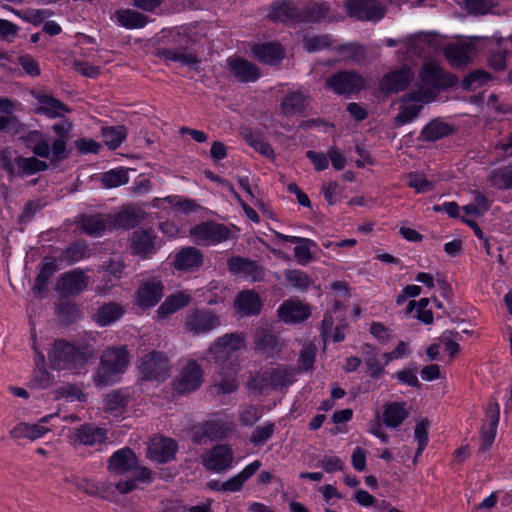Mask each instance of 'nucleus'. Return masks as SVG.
<instances>
[{"instance_id": "nucleus-1", "label": "nucleus", "mask_w": 512, "mask_h": 512, "mask_svg": "<svg viewBox=\"0 0 512 512\" xmlns=\"http://www.w3.org/2000/svg\"><path fill=\"white\" fill-rule=\"evenodd\" d=\"M245 348V338L239 333L224 334L214 340L208 355L220 365V381L215 385L218 393L229 394L236 390L238 362L234 354Z\"/></svg>"}, {"instance_id": "nucleus-2", "label": "nucleus", "mask_w": 512, "mask_h": 512, "mask_svg": "<svg viewBox=\"0 0 512 512\" xmlns=\"http://www.w3.org/2000/svg\"><path fill=\"white\" fill-rule=\"evenodd\" d=\"M130 353L126 346H111L106 348L101 357L99 367L93 375L97 387H106L120 381L130 364Z\"/></svg>"}, {"instance_id": "nucleus-3", "label": "nucleus", "mask_w": 512, "mask_h": 512, "mask_svg": "<svg viewBox=\"0 0 512 512\" xmlns=\"http://www.w3.org/2000/svg\"><path fill=\"white\" fill-rule=\"evenodd\" d=\"M454 83V78L445 73L437 62L427 60L419 73L418 90L410 97L412 100L427 103L433 99L435 90L450 87Z\"/></svg>"}, {"instance_id": "nucleus-4", "label": "nucleus", "mask_w": 512, "mask_h": 512, "mask_svg": "<svg viewBox=\"0 0 512 512\" xmlns=\"http://www.w3.org/2000/svg\"><path fill=\"white\" fill-rule=\"evenodd\" d=\"M204 379V370L192 358L179 362L178 375L173 382L174 389L179 394H189L200 388Z\"/></svg>"}, {"instance_id": "nucleus-5", "label": "nucleus", "mask_w": 512, "mask_h": 512, "mask_svg": "<svg viewBox=\"0 0 512 512\" xmlns=\"http://www.w3.org/2000/svg\"><path fill=\"white\" fill-rule=\"evenodd\" d=\"M124 216L118 214L79 215L75 222L83 233L91 237H101L107 232L121 227Z\"/></svg>"}, {"instance_id": "nucleus-6", "label": "nucleus", "mask_w": 512, "mask_h": 512, "mask_svg": "<svg viewBox=\"0 0 512 512\" xmlns=\"http://www.w3.org/2000/svg\"><path fill=\"white\" fill-rule=\"evenodd\" d=\"M138 370L141 379L162 382L170 376L171 365L163 352L152 351L140 359Z\"/></svg>"}, {"instance_id": "nucleus-7", "label": "nucleus", "mask_w": 512, "mask_h": 512, "mask_svg": "<svg viewBox=\"0 0 512 512\" xmlns=\"http://www.w3.org/2000/svg\"><path fill=\"white\" fill-rule=\"evenodd\" d=\"M94 339L87 336L80 343H66V371L72 374L86 372V364L94 356Z\"/></svg>"}, {"instance_id": "nucleus-8", "label": "nucleus", "mask_w": 512, "mask_h": 512, "mask_svg": "<svg viewBox=\"0 0 512 512\" xmlns=\"http://www.w3.org/2000/svg\"><path fill=\"white\" fill-rule=\"evenodd\" d=\"M161 245V240L151 228L137 229L129 238L130 253L141 259L151 258Z\"/></svg>"}, {"instance_id": "nucleus-9", "label": "nucleus", "mask_w": 512, "mask_h": 512, "mask_svg": "<svg viewBox=\"0 0 512 512\" xmlns=\"http://www.w3.org/2000/svg\"><path fill=\"white\" fill-rule=\"evenodd\" d=\"M190 236L197 245L210 246L226 241L230 231L223 224L205 222L191 228Z\"/></svg>"}, {"instance_id": "nucleus-10", "label": "nucleus", "mask_w": 512, "mask_h": 512, "mask_svg": "<svg viewBox=\"0 0 512 512\" xmlns=\"http://www.w3.org/2000/svg\"><path fill=\"white\" fill-rule=\"evenodd\" d=\"M220 324L219 316L206 309L190 310L185 317V330L193 335L210 333Z\"/></svg>"}, {"instance_id": "nucleus-11", "label": "nucleus", "mask_w": 512, "mask_h": 512, "mask_svg": "<svg viewBox=\"0 0 512 512\" xmlns=\"http://www.w3.org/2000/svg\"><path fill=\"white\" fill-rule=\"evenodd\" d=\"M346 9L351 17L361 21L378 22L386 13V7L377 0H348Z\"/></svg>"}, {"instance_id": "nucleus-12", "label": "nucleus", "mask_w": 512, "mask_h": 512, "mask_svg": "<svg viewBox=\"0 0 512 512\" xmlns=\"http://www.w3.org/2000/svg\"><path fill=\"white\" fill-rule=\"evenodd\" d=\"M203 466L212 472H222L232 468L234 453L228 445H216L201 455Z\"/></svg>"}, {"instance_id": "nucleus-13", "label": "nucleus", "mask_w": 512, "mask_h": 512, "mask_svg": "<svg viewBox=\"0 0 512 512\" xmlns=\"http://www.w3.org/2000/svg\"><path fill=\"white\" fill-rule=\"evenodd\" d=\"M33 349L36 353L35 368L29 382V387L33 389H47L61 382V371L52 370L50 367L49 369L44 368V355L36 348L35 344Z\"/></svg>"}, {"instance_id": "nucleus-14", "label": "nucleus", "mask_w": 512, "mask_h": 512, "mask_svg": "<svg viewBox=\"0 0 512 512\" xmlns=\"http://www.w3.org/2000/svg\"><path fill=\"white\" fill-rule=\"evenodd\" d=\"M477 41L478 38H473L451 43L444 49V54L453 66L466 65L476 52Z\"/></svg>"}, {"instance_id": "nucleus-15", "label": "nucleus", "mask_w": 512, "mask_h": 512, "mask_svg": "<svg viewBox=\"0 0 512 512\" xmlns=\"http://www.w3.org/2000/svg\"><path fill=\"white\" fill-rule=\"evenodd\" d=\"M177 443L163 436H154L147 448V457L156 463H167L174 459L177 452Z\"/></svg>"}, {"instance_id": "nucleus-16", "label": "nucleus", "mask_w": 512, "mask_h": 512, "mask_svg": "<svg viewBox=\"0 0 512 512\" xmlns=\"http://www.w3.org/2000/svg\"><path fill=\"white\" fill-rule=\"evenodd\" d=\"M327 85L337 94H351L362 90L365 80L354 72H340L330 77Z\"/></svg>"}, {"instance_id": "nucleus-17", "label": "nucleus", "mask_w": 512, "mask_h": 512, "mask_svg": "<svg viewBox=\"0 0 512 512\" xmlns=\"http://www.w3.org/2000/svg\"><path fill=\"white\" fill-rule=\"evenodd\" d=\"M227 266L230 273L253 282L262 280L265 275V270L262 266L255 261L242 257L229 259Z\"/></svg>"}, {"instance_id": "nucleus-18", "label": "nucleus", "mask_w": 512, "mask_h": 512, "mask_svg": "<svg viewBox=\"0 0 512 512\" xmlns=\"http://www.w3.org/2000/svg\"><path fill=\"white\" fill-rule=\"evenodd\" d=\"M163 288L158 280L143 283L135 293V305L142 310L154 307L163 297Z\"/></svg>"}, {"instance_id": "nucleus-19", "label": "nucleus", "mask_w": 512, "mask_h": 512, "mask_svg": "<svg viewBox=\"0 0 512 512\" xmlns=\"http://www.w3.org/2000/svg\"><path fill=\"white\" fill-rule=\"evenodd\" d=\"M279 319L286 324L300 323L306 320L310 314V307L299 300H285L277 310Z\"/></svg>"}, {"instance_id": "nucleus-20", "label": "nucleus", "mask_w": 512, "mask_h": 512, "mask_svg": "<svg viewBox=\"0 0 512 512\" xmlns=\"http://www.w3.org/2000/svg\"><path fill=\"white\" fill-rule=\"evenodd\" d=\"M55 416H58V412L56 414H50L42 417L38 423L35 424L27 422L18 423L10 430L9 435L13 439H28L30 441H34L50 431V429L43 426V424L47 423Z\"/></svg>"}, {"instance_id": "nucleus-21", "label": "nucleus", "mask_w": 512, "mask_h": 512, "mask_svg": "<svg viewBox=\"0 0 512 512\" xmlns=\"http://www.w3.org/2000/svg\"><path fill=\"white\" fill-rule=\"evenodd\" d=\"M228 65L234 78L240 82H255L260 77L256 65L243 58H229Z\"/></svg>"}, {"instance_id": "nucleus-22", "label": "nucleus", "mask_w": 512, "mask_h": 512, "mask_svg": "<svg viewBox=\"0 0 512 512\" xmlns=\"http://www.w3.org/2000/svg\"><path fill=\"white\" fill-rule=\"evenodd\" d=\"M137 462L135 453L129 448H123L110 457L108 468L113 473L124 474L136 468Z\"/></svg>"}, {"instance_id": "nucleus-23", "label": "nucleus", "mask_w": 512, "mask_h": 512, "mask_svg": "<svg viewBox=\"0 0 512 512\" xmlns=\"http://www.w3.org/2000/svg\"><path fill=\"white\" fill-rule=\"evenodd\" d=\"M191 302V295L185 291H179L169 295L156 311L157 319H165L169 315L186 307Z\"/></svg>"}, {"instance_id": "nucleus-24", "label": "nucleus", "mask_w": 512, "mask_h": 512, "mask_svg": "<svg viewBox=\"0 0 512 512\" xmlns=\"http://www.w3.org/2000/svg\"><path fill=\"white\" fill-rule=\"evenodd\" d=\"M235 308L242 316L256 315L262 308V301L257 293L245 290L238 294L234 302Z\"/></svg>"}, {"instance_id": "nucleus-25", "label": "nucleus", "mask_w": 512, "mask_h": 512, "mask_svg": "<svg viewBox=\"0 0 512 512\" xmlns=\"http://www.w3.org/2000/svg\"><path fill=\"white\" fill-rule=\"evenodd\" d=\"M413 77V71L407 65L387 74L382 80V88L386 91L399 92L404 90Z\"/></svg>"}, {"instance_id": "nucleus-26", "label": "nucleus", "mask_w": 512, "mask_h": 512, "mask_svg": "<svg viewBox=\"0 0 512 512\" xmlns=\"http://www.w3.org/2000/svg\"><path fill=\"white\" fill-rule=\"evenodd\" d=\"M125 313L121 304L115 302L105 303L97 309L93 320L100 327H105L119 320Z\"/></svg>"}, {"instance_id": "nucleus-27", "label": "nucleus", "mask_w": 512, "mask_h": 512, "mask_svg": "<svg viewBox=\"0 0 512 512\" xmlns=\"http://www.w3.org/2000/svg\"><path fill=\"white\" fill-rule=\"evenodd\" d=\"M203 263V255L194 247L183 248L179 251L174 260V267L177 270L192 271L199 268Z\"/></svg>"}, {"instance_id": "nucleus-28", "label": "nucleus", "mask_w": 512, "mask_h": 512, "mask_svg": "<svg viewBox=\"0 0 512 512\" xmlns=\"http://www.w3.org/2000/svg\"><path fill=\"white\" fill-rule=\"evenodd\" d=\"M409 416L405 402H390L384 406L382 419L388 428L399 427Z\"/></svg>"}, {"instance_id": "nucleus-29", "label": "nucleus", "mask_w": 512, "mask_h": 512, "mask_svg": "<svg viewBox=\"0 0 512 512\" xmlns=\"http://www.w3.org/2000/svg\"><path fill=\"white\" fill-rule=\"evenodd\" d=\"M60 267L57 259L52 257H45L41 262V268L34 280L33 292L35 294H42L47 291L46 284L48 280L59 271Z\"/></svg>"}, {"instance_id": "nucleus-30", "label": "nucleus", "mask_w": 512, "mask_h": 512, "mask_svg": "<svg viewBox=\"0 0 512 512\" xmlns=\"http://www.w3.org/2000/svg\"><path fill=\"white\" fill-rule=\"evenodd\" d=\"M261 462L255 460L247 465L242 471L232 478L220 484L221 491L238 492L242 489L243 484L254 475L261 467Z\"/></svg>"}, {"instance_id": "nucleus-31", "label": "nucleus", "mask_w": 512, "mask_h": 512, "mask_svg": "<svg viewBox=\"0 0 512 512\" xmlns=\"http://www.w3.org/2000/svg\"><path fill=\"white\" fill-rule=\"evenodd\" d=\"M31 94L40 103V106L35 109L37 114H45L50 118L62 116L64 105L60 100L46 93L31 91Z\"/></svg>"}, {"instance_id": "nucleus-32", "label": "nucleus", "mask_w": 512, "mask_h": 512, "mask_svg": "<svg viewBox=\"0 0 512 512\" xmlns=\"http://www.w3.org/2000/svg\"><path fill=\"white\" fill-rule=\"evenodd\" d=\"M253 54L261 62L275 65L282 60L284 50L279 43H265L256 45L253 48Z\"/></svg>"}, {"instance_id": "nucleus-33", "label": "nucleus", "mask_w": 512, "mask_h": 512, "mask_svg": "<svg viewBox=\"0 0 512 512\" xmlns=\"http://www.w3.org/2000/svg\"><path fill=\"white\" fill-rule=\"evenodd\" d=\"M435 37L430 34L418 33L409 37H406L402 42L408 53L415 56H420L429 47H436L434 43Z\"/></svg>"}, {"instance_id": "nucleus-34", "label": "nucleus", "mask_w": 512, "mask_h": 512, "mask_svg": "<svg viewBox=\"0 0 512 512\" xmlns=\"http://www.w3.org/2000/svg\"><path fill=\"white\" fill-rule=\"evenodd\" d=\"M411 95L412 93L406 95L403 99L404 103L400 107L399 112L395 117L396 126H402L413 122L417 118L422 108V105L419 104L421 103L420 101L412 100L411 97L409 98Z\"/></svg>"}, {"instance_id": "nucleus-35", "label": "nucleus", "mask_w": 512, "mask_h": 512, "mask_svg": "<svg viewBox=\"0 0 512 512\" xmlns=\"http://www.w3.org/2000/svg\"><path fill=\"white\" fill-rule=\"evenodd\" d=\"M306 99V95L300 90L290 92L281 102V112L285 115L300 113L305 107Z\"/></svg>"}, {"instance_id": "nucleus-36", "label": "nucleus", "mask_w": 512, "mask_h": 512, "mask_svg": "<svg viewBox=\"0 0 512 512\" xmlns=\"http://www.w3.org/2000/svg\"><path fill=\"white\" fill-rule=\"evenodd\" d=\"M127 403V396L118 390L110 392L104 399V407L106 412L114 417L121 416L125 413Z\"/></svg>"}, {"instance_id": "nucleus-37", "label": "nucleus", "mask_w": 512, "mask_h": 512, "mask_svg": "<svg viewBox=\"0 0 512 512\" xmlns=\"http://www.w3.org/2000/svg\"><path fill=\"white\" fill-rule=\"evenodd\" d=\"M77 440L84 445H96L103 443L107 439V432L105 429L83 426L77 431Z\"/></svg>"}, {"instance_id": "nucleus-38", "label": "nucleus", "mask_w": 512, "mask_h": 512, "mask_svg": "<svg viewBox=\"0 0 512 512\" xmlns=\"http://www.w3.org/2000/svg\"><path fill=\"white\" fill-rule=\"evenodd\" d=\"M452 133V127L440 120H433L421 131V136L426 141H436Z\"/></svg>"}, {"instance_id": "nucleus-39", "label": "nucleus", "mask_w": 512, "mask_h": 512, "mask_svg": "<svg viewBox=\"0 0 512 512\" xmlns=\"http://www.w3.org/2000/svg\"><path fill=\"white\" fill-rule=\"evenodd\" d=\"M116 18L123 27L128 29L143 28L147 23L145 15L131 9L117 11Z\"/></svg>"}, {"instance_id": "nucleus-40", "label": "nucleus", "mask_w": 512, "mask_h": 512, "mask_svg": "<svg viewBox=\"0 0 512 512\" xmlns=\"http://www.w3.org/2000/svg\"><path fill=\"white\" fill-rule=\"evenodd\" d=\"M14 164L17 167V174L19 175H32L48 168L46 162L35 157L25 158L19 156L15 158Z\"/></svg>"}, {"instance_id": "nucleus-41", "label": "nucleus", "mask_w": 512, "mask_h": 512, "mask_svg": "<svg viewBox=\"0 0 512 512\" xmlns=\"http://www.w3.org/2000/svg\"><path fill=\"white\" fill-rule=\"evenodd\" d=\"M269 378L272 388L276 390L291 385L295 381V372L291 368L279 366L269 369Z\"/></svg>"}, {"instance_id": "nucleus-42", "label": "nucleus", "mask_w": 512, "mask_h": 512, "mask_svg": "<svg viewBox=\"0 0 512 512\" xmlns=\"http://www.w3.org/2000/svg\"><path fill=\"white\" fill-rule=\"evenodd\" d=\"M334 320L330 314H326L322 320L321 334L324 342L328 340H333L334 342H341L345 338V329L344 325H337L335 329H333Z\"/></svg>"}, {"instance_id": "nucleus-43", "label": "nucleus", "mask_w": 512, "mask_h": 512, "mask_svg": "<svg viewBox=\"0 0 512 512\" xmlns=\"http://www.w3.org/2000/svg\"><path fill=\"white\" fill-rule=\"evenodd\" d=\"M88 276L79 269H74L66 273V295L78 294L88 286Z\"/></svg>"}, {"instance_id": "nucleus-44", "label": "nucleus", "mask_w": 512, "mask_h": 512, "mask_svg": "<svg viewBox=\"0 0 512 512\" xmlns=\"http://www.w3.org/2000/svg\"><path fill=\"white\" fill-rule=\"evenodd\" d=\"M104 143L110 149L118 148L127 136L125 126L103 127L101 130Z\"/></svg>"}, {"instance_id": "nucleus-45", "label": "nucleus", "mask_w": 512, "mask_h": 512, "mask_svg": "<svg viewBox=\"0 0 512 512\" xmlns=\"http://www.w3.org/2000/svg\"><path fill=\"white\" fill-rule=\"evenodd\" d=\"M303 241L295 246L294 257L298 264L305 266L312 261L313 250L317 248V243L309 238H303Z\"/></svg>"}, {"instance_id": "nucleus-46", "label": "nucleus", "mask_w": 512, "mask_h": 512, "mask_svg": "<svg viewBox=\"0 0 512 512\" xmlns=\"http://www.w3.org/2000/svg\"><path fill=\"white\" fill-rule=\"evenodd\" d=\"M407 185L416 193H426L434 189L435 182L423 172H411L407 175Z\"/></svg>"}, {"instance_id": "nucleus-47", "label": "nucleus", "mask_w": 512, "mask_h": 512, "mask_svg": "<svg viewBox=\"0 0 512 512\" xmlns=\"http://www.w3.org/2000/svg\"><path fill=\"white\" fill-rule=\"evenodd\" d=\"M48 360L52 370L62 371L64 369V340H54L48 352Z\"/></svg>"}, {"instance_id": "nucleus-48", "label": "nucleus", "mask_w": 512, "mask_h": 512, "mask_svg": "<svg viewBox=\"0 0 512 512\" xmlns=\"http://www.w3.org/2000/svg\"><path fill=\"white\" fill-rule=\"evenodd\" d=\"M164 200L173 207L177 212L189 214L197 211L200 206L192 199L185 198L178 195H170L164 197Z\"/></svg>"}, {"instance_id": "nucleus-49", "label": "nucleus", "mask_w": 512, "mask_h": 512, "mask_svg": "<svg viewBox=\"0 0 512 512\" xmlns=\"http://www.w3.org/2000/svg\"><path fill=\"white\" fill-rule=\"evenodd\" d=\"M128 175L124 169H114L103 174L102 184L105 188H116L128 183Z\"/></svg>"}, {"instance_id": "nucleus-50", "label": "nucleus", "mask_w": 512, "mask_h": 512, "mask_svg": "<svg viewBox=\"0 0 512 512\" xmlns=\"http://www.w3.org/2000/svg\"><path fill=\"white\" fill-rule=\"evenodd\" d=\"M287 283L297 289H307L312 285V279L301 270H287L284 273Z\"/></svg>"}, {"instance_id": "nucleus-51", "label": "nucleus", "mask_w": 512, "mask_h": 512, "mask_svg": "<svg viewBox=\"0 0 512 512\" xmlns=\"http://www.w3.org/2000/svg\"><path fill=\"white\" fill-rule=\"evenodd\" d=\"M255 343L258 349L268 354L277 352L278 341L277 338L268 334L265 331H257L255 334Z\"/></svg>"}, {"instance_id": "nucleus-52", "label": "nucleus", "mask_w": 512, "mask_h": 512, "mask_svg": "<svg viewBox=\"0 0 512 512\" xmlns=\"http://www.w3.org/2000/svg\"><path fill=\"white\" fill-rule=\"evenodd\" d=\"M271 384L272 381L271 378H269V370H267L265 372L257 373L254 375L250 380L248 387L252 392L262 394L268 392L269 390H274Z\"/></svg>"}, {"instance_id": "nucleus-53", "label": "nucleus", "mask_w": 512, "mask_h": 512, "mask_svg": "<svg viewBox=\"0 0 512 512\" xmlns=\"http://www.w3.org/2000/svg\"><path fill=\"white\" fill-rule=\"evenodd\" d=\"M491 76L483 71L476 70L469 75H467L462 81V87L465 90H476L480 86L484 85L488 81H490Z\"/></svg>"}, {"instance_id": "nucleus-54", "label": "nucleus", "mask_w": 512, "mask_h": 512, "mask_svg": "<svg viewBox=\"0 0 512 512\" xmlns=\"http://www.w3.org/2000/svg\"><path fill=\"white\" fill-rule=\"evenodd\" d=\"M365 364L370 377L378 378L384 371V359L378 356L372 349L365 358Z\"/></svg>"}, {"instance_id": "nucleus-55", "label": "nucleus", "mask_w": 512, "mask_h": 512, "mask_svg": "<svg viewBox=\"0 0 512 512\" xmlns=\"http://www.w3.org/2000/svg\"><path fill=\"white\" fill-rule=\"evenodd\" d=\"M217 437V424L209 421L199 424L193 428V438L201 443L205 438L214 439Z\"/></svg>"}, {"instance_id": "nucleus-56", "label": "nucleus", "mask_w": 512, "mask_h": 512, "mask_svg": "<svg viewBox=\"0 0 512 512\" xmlns=\"http://www.w3.org/2000/svg\"><path fill=\"white\" fill-rule=\"evenodd\" d=\"M40 134L38 132H31L27 137V145L32 147V151L34 154L48 158L50 155V147L46 141L38 140Z\"/></svg>"}, {"instance_id": "nucleus-57", "label": "nucleus", "mask_w": 512, "mask_h": 512, "mask_svg": "<svg viewBox=\"0 0 512 512\" xmlns=\"http://www.w3.org/2000/svg\"><path fill=\"white\" fill-rule=\"evenodd\" d=\"M489 209V203L485 196L477 193L474 197V201L463 207L464 212L467 215L482 216Z\"/></svg>"}, {"instance_id": "nucleus-58", "label": "nucleus", "mask_w": 512, "mask_h": 512, "mask_svg": "<svg viewBox=\"0 0 512 512\" xmlns=\"http://www.w3.org/2000/svg\"><path fill=\"white\" fill-rule=\"evenodd\" d=\"M428 427L429 422L427 420H422L418 422L414 429V438L418 442V449L416 451L415 458L420 456L427 446L428 443Z\"/></svg>"}, {"instance_id": "nucleus-59", "label": "nucleus", "mask_w": 512, "mask_h": 512, "mask_svg": "<svg viewBox=\"0 0 512 512\" xmlns=\"http://www.w3.org/2000/svg\"><path fill=\"white\" fill-rule=\"evenodd\" d=\"M89 255V249L85 242H75L66 249V262H78Z\"/></svg>"}, {"instance_id": "nucleus-60", "label": "nucleus", "mask_w": 512, "mask_h": 512, "mask_svg": "<svg viewBox=\"0 0 512 512\" xmlns=\"http://www.w3.org/2000/svg\"><path fill=\"white\" fill-rule=\"evenodd\" d=\"M245 140L247 143L253 147L257 152L260 154L266 156V157H272L274 154V151L269 143L264 141L259 135L248 133L245 134Z\"/></svg>"}, {"instance_id": "nucleus-61", "label": "nucleus", "mask_w": 512, "mask_h": 512, "mask_svg": "<svg viewBox=\"0 0 512 512\" xmlns=\"http://www.w3.org/2000/svg\"><path fill=\"white\" fill-rule=\"evenodd\" d=\"M331 39L328 35H312L307 36L303 40L304 49L308 52H315L328 47Z\"/></svg>"}, {"instance_id": "nucleus-62", "label": "nucleus", "mask_w": 512, "mask_h": 512, "mask_svg": "<svg viewBox=\"0 0 512 512\" xmlns=\"http://www.w3.org/2000/svg\"><path fill=\"white\" fill-rule=\"evenodd\" d=\"M44 204L40 199L30 200L28 201L22 213L18 217V221L21 224H26L33 219L35 214L39 212L43 208Z\"/></svg>"}, {"instance_id": "nucleus-63", "label": "nucleus", "mask_w": 512, "mask_h": 512, "mask_svg": "<svg viewBox=\"0 0 512 512\" xmlns=\"http://www.w3.org/2000/svg\"><path fill=\"white\" fill-rule=\"evenodd\" d=\"M273 433V424L259 426L253 431L251 435V442L256 446L262 445L272 437Z\"/></svg>"}, {"instance_id": "nucleus-64", "label": "nucleus", "mask_w": 512, "mask_h": 512, "mask_svg": "<svg viewBox=\"0 0 512 512\" xmlns=\"http://www.w3.org/2000/svg\"><path fill=\"white\" fill-rule=\"evenodd\" d=\"M295 16L294 7L288 3H282L273 7L270 18L274 21H286Z\"/></svg>"}]
</instances>
